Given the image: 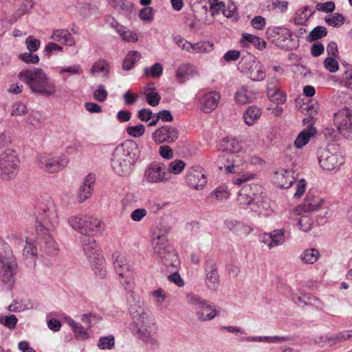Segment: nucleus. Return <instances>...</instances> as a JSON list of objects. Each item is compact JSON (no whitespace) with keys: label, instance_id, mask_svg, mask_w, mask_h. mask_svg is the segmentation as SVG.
I'll list each match as a JSON object with an SVG mask.
<instances>
[{"label":"nucleus","instance_id":"nucleus-1","mask_svg":"<svg viewBox=\"0 0 352 352\" xmlns=\"http://www.w3.org/2000/svg\"><path fill=\"white\" fill-rule=\"evenodd\" d=\"M36 243L49 254H56L59 248L51 232L58 224L57 210L53 204L37 209L36 212Z\"/></svg>","mask_w":352,"mask_h":352},{"label":"nucleus","instance_id":"nucleus-2","mask_svg":"<svg viewBox=\"0 0 352 352\" xmlns=\"http://www.w3.org/2000/svg\"><path fill=\"white\" fill-rule=\"evenodd\" d=\"M140 153L138 145L133 141H126L118 145L114 149L111 160L115 173L122 177L130 175Z\"/></svg>","mask_w":352,"mask_h":352},{"label":"nucleus","instance_id":"nucleus-3","mask_svg":"<svg viewBox=\"0 0 352 352\" xmlns=\"http://www.w3.org/2000/svg\"><path fill=\"white\" fill-rule=\"evenodd\" d=\"M18 76L34 94L51 96L56 93L54 80L48 77L41 68L32 67L22 69Z\"/></svg>","mask_w":352,"mask_h":352},{"label":"nucleus","instance_id":"nucleus-4","mask_svg":"<svg viewBox=\"0 0 352 352\" xmlns=\"http://www.w3.org/2000/svg\"><path fill=\"white\" fill-rule=\"evenodd\" d=\"M152 247L155 254L157 255L166 267L176 268L179 260L176 252L168 242L167 234L164 232H156L153 234Z\"/></svg>","mask_w":352,"mask_h":352},{"label":"nucleus","instance_id":"nucleus-5","mask_svg":"<svg viewBox=\"0 0 352 352\" xmlns=\"http://www.w3.org/2000/svg\"><path fill=\"white\" fill-rule=\"evenodd\" d=\"M186 301L195 310L196 316L199 321H210L217 315V311L208 301L197 294L188 293Z\"/></svg>","mask_w":352,"mask_h":352},{"label":"nucleus","instance_id":"nucleus-6","mask_svg":"<svg viewBox=\"0 0 352 352\" xmlns=\"http://www.w3.org/2000/svg\"><path fill=\"white\" fill-rule=\"evenodd\" d=\"M69 224L82 236H95L100 232L101 221L91 216H72L68 219Z\"/></svg>","mask_w":352,"mask_h":352},{"label":"nucleus","instance_id":"nucleus-7","mask_svg":"<svg viewBox=\"0 0 352 352\" xmlns=\"http://www.w3.org/2000/svg\"><path fill=\"white\" fill-rule=\"evenodd\" d=\"M19 168V160L14 150L6 149L0 154V177L4 181L15 178Z\"/></svg>","mask_w":352,"mask_h":352},{"label":"nucleus","instance_id":"nucleus-8","mask_svg":"<svg viewBox=\"0 0 352 352\" xmlns=\"http://www.w3.org/2000/svg\"><path fill=\"white\" fill-rule=\"evenodd\" d=\"M113 265L116 273L120 278V283L126 290H131L132 283V267L126 256L118 252L112 255Z\"/></svg>","mask_w":352,"mask_h":352},{"label":"nucleus","instance_id":"nucleus-9","mask_svg":"<svg viewBox=\"0 0 352 352\" xmlns=\"http://www.w3.org/2000/svg\"><path fill=\"white\" fill-rule=\"evenodd\" d=\"M154 325V320H152L148 322V324H133L131 327L135 336L153 350L157 349L159 346V341L155 332L153 331Z\"/></svg>","mask_w":352,"mask_h":352},{"label":"nucleus","instance_id":"nucleus-10","mask_svg":"<svg viewBox=\"0 0 352 352\" xmlns=\"http://www.w3.org/2000/svg\"><path fill=\"white\" fill-rule=\"evenodd\" d=\"M265 193L263 188L258 184H252L244 185L238 194L237 201L240 204L251 205L263 201Z\"/></svg>","mask_w":352,"mask_h":352},{"label":"nucleus","instance_id":"nucleus-11","mask_svg":"<svg viewBox=\"0 0 352 352\" xmlns=\"http://www.w3.org/2000/svg\"><path fill=\"white\" fill-rule=\"evenodd\" d=\"M68 162V158L65 155L52 156L50 155H41L36 158L38 167L49 173L62 170L67 166Z\"/></svg>","mask_w":352,"mask_h":352},{"label":"nucleus","instance_id":"nucleus-12","mask_svg":"<svg viewBox=\"0 0 352 352\" xmlns=\"http://www.w3.org/2000/svg\"><path fill=\"white\" fill-rule=\"evenodd\" d=\"M269 38H274L273 42L282 49L293 50L295 43L293 41L292 34L290 30L283 27L269 28L266 32Z\"/></svg>","mask_w":352,"mask_h":352},{"label":"nucleus","instance_id":"nucleus-13","mask_svg":"<svg viewBox=\"0 0 352 352\" xmlns=\"http://www.w3.org/2000/svg\"><path fill=\"white\" fill-rule=\"evenodd\" d=\"M334 123L344 138L352 140V110L342 109L334 114Z\"/></svg>","mask_w":352,"mask_h":352},{"label":"nucleus","instance_id":"nucleus-14","mask_svg":"<svg viewBox=\"0 0 352 352\" xmlns=\"http://www.w3.org/2000/svg\"><path fill=\"white\" fill-rule=\"evenodd\" d=\"M129 313L132 319V325L148 323L154 320L153 316L143 301L138 300L130 304Z\"/></svg>","mask_w":352,"mask_h":352},{"label":"nucleus","instance_id":"nucleus-15","mask_svg":"<svg viewBox=\"0 0 352 352\" xmlns=\"http://www.w3.org/2000/svg\"><path fill=\"white\" fill-rule=\"evenodd\" d=\"M166 166L160 162H153L146 168L144 179L151 184L164 182L168 180Z\"/></svg>","mask_w":352,"mask_h":352},{"label":"nucleus","instance_id":"nucleus-16","mask_svg":"<svg viewBox=\"0 0 352 352\" xmlns=\"http://www.w3.org/2000/svg\"><path fill=\"white\" fill-rule=\"evenodd\" d=\"M318 162L322 168L331 171L338 170L344 164V160L340 154L322 149L320 151Z\"/></svg>","mask_w":352,"mask_h":352},{"label":"nucleus","instance_id":"nucleus-17","mask_svg":"<svg viewBox=\"0 0 352 352\" xmlns=\"http://www.w3.org/2000/svg\"><path fill=\"white\" fill-rule=\"evenodd\" d=\"M205 283L208 289L216 291L219 285V275L217 263L212 258H208L205 261Z\"/></svg>","mask_w":352,"mask_h":352},{"label":"nucleus","instance_id":"nucleus-18","mask_svg":"<svg viewBox=\"0 0 352 352\" xmlns=\"http://www.w3.org/2000/svg\"><path fill=\"white\" fill-rule=\"evenodd\" d=\"M186 182L188 186L195 190L203 189L207 182L203 169L199 166L188 168L186 175Z\"/></svg>","mask_w":352,"mask_h":352},{"label":"nucleus","instance_id":"nucleus-19","mask_svg":"<svg viewBox=\"0 0 352 352\" xmlns=\"http://www.w3.org/2000/svg\"><path fill=\"white\" fill-rule=\"evenodd\" d=\"M104 21L106 24L113 29L124 41L134 43L138 41L139 36L137 33L131 31L120 24L113 16L111 15L106 16Z\"/></svg>","mask_w":352,"mask_h":352},{"label":"nucleus","instance_id":"nucleus-20","mask_svg":"<svg viewBox=\"0 0 352 352\" xmlns=\"http://www.w3.org/2000/svg\"><path fill=\"white\" fill-rule=\"evenodd\" d=\"M152 138L158 144L163 142L171 144L178 139L179 131L177 128L173 126L164 125L153 132Z\"/></svg>","mask_w":352,"mask_h":352},{"label":"nucleus","instance_id":"nucleus-21","mask_svg":"<svg viewBox=\"0 0 352 352\" xmlns=\"http://www.w3.org/2000/svg\"><path fill=\"white\" fill-rule=\"evenodd\" d=\"M219 100L220 94L217 91L205 93L199 97L197 106L202 112L209 113L217 107Z\"/></svg>","mask_w":352,"mask_h":352},{"label":"nucleus","instance_id":"nucleus-22","mask_svg":"<svg viewBox=\"0 0 352 352\" xmlns=\"http://www.w3.org/2000/svg\"><path fill=\"white\" fill-rule=\"evenodd\" d=\"M16 263L14 257L0 261V278L3 283L11 284L14 282Z\"/></svg>","mask_w":352,"mask_h":352},{"label":"nucleus","instance_id":"nucleus-23","mask_svg":"<svg viewBox=\"0 0 352 352\" xmlns=\"http://www.w3.org/2000/svg\"><path fill=\"white\" fill-rule=\"evenodd\" d=\"M96 177L94 174H89L80 186L78 192V201L80 203L84 202L89 199L92 194L95 184Z\"/></svg>","mask_w":352,"mask_h":352},{"label":"nucleus","instance_id":"nucleus-24","mask_svg":"<svg viewBox=\"0 0 352 352\" xmlns=\"http://www.w3.org/2000/svg\"><path fill=\"white\" fill-rule=\"evenodd\" d=\"M273 181L280 188H288L294 182L293 173L289 170L281 169L274 173Z\"/></svg>","mask_w":352,"mask_h":352},{"label":"nucleus","instance_id":"nucleus-25","mask_svg":"<svg viewBox=\"0 0 352 352\" xmlns=\"http://www.w3.org/2000/svg\"><path fill=\"white\" fill-rule=\"evenodd\" d=\"M93 236H85L81 238L83 250L89 260L101 256L99 246Z\"/></svg>","mask_w":352,"mask_h":352},{"label":"nucleus","instance_id":"nucleus-26","mask_svg":"<svg viewBox=\"0 0 352 352\" xmlns=\"http://www.w3.org/2000/svg\"><path fill=\"white\" fill-rule=\"evenodd\" d=\"M50 39L68 46H74L76 43L74 38L66 29L54 30L50 35Z\"/></svg>","mask_w":352,"mask_h":352},{"label":"nucleus","instance_id":"nucleus-27","mask_svg":"<svg viewBox=\"0 0 352 352\" xmlns=\"http://www.w3.org/2000/svg\"><path fill=\"white\" fill-rule=\"evenodd\" d=\"M250 67L247 69H242L249 75V77L254 81H261L265 79L266 74L264 67L259 63L252 62L249 63Z\"/></svg>","mask_w":352,"mask_h":352},{"label":"nucleus","instance_id":"nucleus-28","mask_svg":"<svg viewBox=\"0 0 352 352\" xmlns=\"http://www.w3.org/2000/svg\"><path fill=\"white\" fill-rule=\"evenodd\" d=\"M197 74L194 65L185 63L179 65L176 71V78L179 83H184L190 76Z\"/></svg>","mask_w":352,"mask_h":352},{"label":"nucleus","instance_id":"nucleus-29","mask_svg":"<svg viewBox=\"0 0 352 352\" xmlns=\"http://www.w3.org/2000/svg\"><path fill=\"white\" fill-rule=\"evenodd\" d=\"M241 149V144L234 138H225L219 144V150L226 153H237Z\"/></svg>","mask_w":352,"mask_h":352},{"label":"nucleus","instance_id":"nucleus-30","mask_svg":"<svg viewBox=\"0 0 352 352\" xmlns=\"http://www.w3.org/2000/svg\"><path fill=\"white\" fill-rule=\"evenodd\" d=\"M256 98V96L247 87L243 86L239 88L234 94V99L236 102L245 104L252 102Z\"/></svg>","mask_w":352,"mask_h":352},{"label":"nucleus","instance_id":"nucleus-31","mask_svg":"<svg viewBox=\"0 0 352 352\" xmlns=\"http://www.w3.org/2000/svg\"><path fill=\"white\" fill-rule=\"evenodd\" d=\"M92 269L96 276L100 278H103L107 275L106 264L104 259L102 256H96L89 260Z\"/></svg>","mask_w":352,"mask_h":352},{"label":"nucleus","instance_id":"nucleus-32","mask_svg":"<svg viewBox=\"0 0 352 352\" xmlns=\"http://www.w3.org/2000/svg\"><path fill=\"white\" fill-rule=\"evenodd\" d=\"M240 341L246 342H284L289 340L287 336H248L241 337Z\"/></svg>","mask_w":352,"mask_h":352},{"label":"nucleus","instance_id":"nucleus-33","mask_svg":"<svg viewBox=\"0 0 352 352\" xmlns=\"http://www.w3.org/2000/svg\"><path fill=\"white\" fill-rule=\"evenodd\" d=\"M261 109L256 106H250L243 113L245 123L248 126L253 125L261 117Z\"/></svg>","mask_w":352,"mask_h":352},{"label":"nucleus","instance_id":"nucleus-34","mask_svg":"<svg viewBox=\"0 0 352 352\" xmlns=\"http://www.w3.org/2000/svg\"><path fill=\"white\" fill-rule=\"evenodd\" d=\"M34 3L32 0H25L16 10V12L10 16L9 23L13 24L18 21L25 13L29 12L33 8Z\"/></svg>","mask_w":352,"mask_h":352},{"label":"nucleus","instance_id":"nucleus-35","mask_svg":"<svg viewBox=\"0 0 352 352\" xmlns=\"http://www.w3.org/2000/svg\"><path fill=\"white\" fill-rule=\"evenodd\" d=\"M316 133V130L314 127H310L306 129H304L301 131L297 136L294 145L298 148H302L305 144H307L310 138Z\"/></svg>","mask_w":352,"mask_h":352},{"label":"nucleus","instance_id":"nucleus-36","mask_svg":"<svg viewBox=\"0 0 352 352\" xmlns=\"http://www.w3.org/2000/svg\"><path fill=\"white\" fill-rule=\"evenodd\" d=\"M58 73L61 76L62 80L66 81L69 76H79L82 74V69L80 65L61 67L58 69Z\"/></svg>","mask_w":352,"mask_h":352},{"label":"nucleus","instance_id":"nucleus-37","mask_svg":"<svg viewBox=\"0 0 352 352\" xmlns=\"http://www.w3.org/2000/svg\"><path fill=\"white\" fill-rule=\"evenodd\" d=\"M315 12L314 9L309 6H306L302 10H298L294 17V22L296 25H305L308 19Z\"/></svg>","mask_w":352,"mask_h":352},{"label":"nucleus","instance_id":"nucleus-38","mask_svg":"<svg viewBox=\"0 0 352 352\" xmlns=\"http://www.w3.org/2000/svg\"><path fill=\"white\" fill-rule=\"evenodd\" d=\"M109 65L104 60H99L95 62L91 68L90 69V73L95 76L100 72L103 74V77L107 78L109 74Z\"/></svg>","mask_w":352,"mask_h":352},{"label":"nucleus","instance_id":"nucleus-39","mask_svg":"<svg viewBox=\"0 0 352 352\" xmlns=\"http://www.w3.org/2000/svg\"><path fill=\"white\" fill-rule=\"evenodd\" d=\"M67 324L71 327L75 336L78 339L85 340L88 338V333L81 324L76 322L74 320L71 318H66Z\"/></svg>","mask_w":352,"mask_h":352},{"label":"nucleus","instance_id":"nucleus-40","mask_svg":"<svg viewBox=\"0 0 352 352\" xmlns=\"http://www.w3.org/2000/svg\"><path fill=\"white\" fill-rule=\"evenodd\" d=\"M141 54L137 51H132L129 52L123 61L122 67L125 71L131 70L135 63L140 60Z\"/></svg>","mask_w":352,"mask_h":352},{"label":"nucleus","instance_id":"nucleus-41","mask_svg":"<svg viewBox=\"0 0 352 352\" xmlns=\"http://www.w3.org/2000/svg\"><path fill=\"white\" fill-rule=\"evenodd\" d=\"M320 253L315 248L305 250L300 255L301 261L307 264L314 263L319 258Z\"/></svg>","mask_w":352,"mask_h":352},{"label":"nucleus","instance_id":"nucleus-42","mask_svg":"<svg viewBox=\"0 0 352 352\" xmlns=\"http://www.w3.org/2000/svg\"><path fill=\"white\" fill-rule=\"evenodd\" d=\"M242 41L252 43L255 47L261 50L266 47V42L263 39L250 34H243Z\"/></svg>","mask_w":352,"mask_h":352},{"label":"nucleus","instance_id":"nucleus-43","mask_svg":"<svg viewBox=\"0 0 352 352\" xmlns=\"http://www.w3.org/2000/svg\"><path fill=\"white\" fill-rule=\"evenodd\" d=\"M322 203V200L319 198H310V195H307L306 199L302 206L303 210L306 212H313L316 210Z\"/></svg>","mask_w":352,"mask_h":352},{"label":"nucleus","instance_id":"nucleus-44","mask_svg":"<svg viewBox=\"0 0 352 352\" xmlns=\"http://www.w3.org/2000/svg\"><path fill=\"white\" fill-rule=\"evenodd\" d=\"M163 72V67L160 63H155L151 67H145L144 74L146 77H151L153 78H160Z\"/></svg>","mask_w":352,"mask_h":352},{"label":"nucleus","instance_id":"nucleus-45","mask_svg":"<svg viewBox=\"0 0 352 352\" xmlns=\"http://www.w3.org/2000/svg\"><path fill=\"white\" fill-rule=\"evenodd\" d=\"M327 34V28L324 26H317L314 28L307 36L309 42L324 37Z\"/></svg>","mask_w":352,"mask_h":352},{"label":"nucleus","instance_id":"nucleus-46","mask_svg":"<svg viewBox=\"0 0 352 352\" xmlns=\"http://www.w3.org/2000/svg\"><path fill=\"white\" fill-rule=\"evenodd\" d=\"M344 17L341 14L335 13L331 15H328L325 17V21L331 26L338 27L341 26L344 23Z\"/></svg>","mask_w":352,"mask_h":352},{"label":"nucleus","instance_id":"nucleus-47","mask_svg":"<svg viewBox=\"0 0 352 352\" xmlns=\"http://www.w3.org/2000/svg\"><path fill=\"white\" fill-rule=\"evenodd\" d=\"M274 247L283 245L285 241V230H275L270 233Z\"/></svg>","mask_w":352,"mask_h":352},{"label":"nucleus","instance_id":"nucleus-48","mask_svg":"<svg viewBox=\"0 0 352 352\" xmlns=\"http://www.w3.org/2000/svg\"><path fill=\"white\" fill-rule=\"evenodd\" d=\"M112 7L119 13L123 14L126 12H130L133 8V5L132 3L128 1L127 0H120Z\"/></svg>","mask_w":352,"mask_h":352},{"label":"nucleus","instance_id":"nucleus-49","mask_svg":"<svg viewBox=\"0 0 352 352\" xmlns=\"http://www.w3.org/2000/svg\"><path fill=\"white\" fill-rule=\"evenodd\" d=\"M313 223L314 221L309 216L302 215L298 219L297 224L302 231L306 232L311 229Z\"/></svg>","mask_w":352,"mask_h":352},{"label":"nucleus","instance_id":"nucleus-50","mask_svg":"<svg viewBox=\"0 0 352 352\" xmlns=\"http://www.w3.org/2000/svg\"><path fill=\"white\" fill-rule=\"evenodd\" d=\"M14 257L9 245L0 237V261Z\"/></svg>","mask_w":352,"mask_h":352},{"label":"nucleus","instance_id":"nucleus-51","mask_svg":"<svg viewBox=\"0 0 352 352\" xmlns=\"http://www.w3.org/2000/svg\"><path fill=\"white\" fill-rule=\"evenodd\" d=\"M186 164L184 161L176 160L169 163L168 172L175 175L179 174L185 168Z\"/></svg>","mask_w":352,"mask_h":352},{"label":"nucleus","instance_id":"nucleus-52","mask_svg":"<svg viewBox=\"0 0 352 352\" xmlns=\"http://www.w3.org/2000/svg\"><path fill=\"white\" fill-rule=\"evenodd\" d=\"M212 195H214L217 200L223 201L229 197V192L226 185L219 186L212 192Z\"/></svg>","mask_w":352,"mask_h":352},{"label":"nucleus","instance_id":"nucleus-53","mask_svg":"<svg viewBox=\"0 0 352 352\" xmlns=\"http://www.w3.org/2000/svg\"><path fill=\"white\" fill-rule=\"evenodd\" d=\"M28 113V109L25 104L21 102H16L12 106L11 116H22Z\"/></svg>","mask_w":352,"mask_h":352},{"label":"nucleus","instance_id":"nucleus-54","mask_svg":"<svg viewBox=\"0 0 352 352\" xmlns=\"http://www.w3.org/2000/svg\"><path fill=\"white\" fill-rule=\"evenodd\" d=\"M126 133L131 137L140 138L145 132L144 126L142 124H139L135 126H129L126 128Z\"/></svg>","mask_w":352,"mask_h":352},{"label":"nucleus","instance_id":"nucleus-55","mask_svg":"<svg viewBox=\"0 0 352 352\" xmlns=\"http://www.w3.org/2000/svg\"><path fill=\"white\" fill-rule=\"evenodd\" d=\"M108 96V92L105 89V87L103 85L100 84L98 86L97 89L94 91L93 97L94 98L100 102H103L106 100Z\"/></svg>","mask_w":352,"mask_h":352},{"label":"nucleus","instance_id":"nucleus-56","mask_svg":"<svg viewBox=\"0 0 352 352\" xmlns=\"http://www.w3.org/2000/svg\"><path fill=\"white\" fill-rule=\"evenodd\" d=\"M139 17L144 22L151 23L154 19V10L151 7L142 8L139 13Z\"/></svg>","mask_w":352,"mask_h":352},{"label":"nucleus","instance_id":"nucleus-57","mask_svg":"<svg viewBox=\"0 0 352 352\" xmlns=\"http://www.w3.org/2000/svg\"><path fill=\"white\" fill-rule=\"evenodd\" d=\"M25 43L26 45V47L30 52H36L41 45V41L38 39H36L33 36H29L26 38Z\"/></svg>","mask_w":352,"mask_h":352},{"label":"nucleus","instance_id":"nucleus-58","mask_svg":"<svg viewBox=\"0 0 352 352\" xmlns=\"http://www.w3.org/2000/svg\"><path fill=\"white\" fill-rule=\"evenodd\" d=\"M224 228L232 232H238L242 228L246 227L241 222L234 219H227L224 221Z\"/></svg>","mask_w":352,"mask_h":352},{"label":"nucleus","instance_id":"nucleus-59","mask_svg":"<svg viewBox=\"0 0 352 352\" xmlns=\"http://www.w3.org/2000/svg\"><path fill=\"white\" fill-rule=\"evenodd\" d=\"M19 58L28 64H37L40 58L38 55L33 54V52H25L19 55Z\"/></svg>","mask_w":352,"mask_h":352},{"label":"nucleus","instance_id":"nucleus-60","mask_svg":"<svg viewBox=\"0 0 352 352\" xmlns=\"http://www.w3.org/2000/svg\"><path fill=\"white\" fill-rule=\"evenodd\" d=\"M18 320L14 315L8 316H0V323L9 329H14L16 327Z\"/></svg>","mask_w":352,"mask_h":352},{"label":"nucleus","instance_id":"nucleus-61","mask_svg":"<svg viewBox=\"0 0 352 352\" xmlns=\"http://www.w3.org/2000/svg\"><path fill=\"white\" fill-rule=\"evenodd\" d=\"M336 57H328L324 61V67L331 73L337 72L339 69V65Z\"/></svg>","mask_w":352,"mask_h":352},{"label":"nucleus","instance_id":"nucleus-62","mask_svg":"<svg viewBox=\"0 0 352 352\" xmlns=\"http://www.w3.org/2000/svg\"><path fill=\"white\" fill-rule=\"evenodd\" d=\"M98 346L101 349H110L114 346V338L107 336L100 338Z\"/></svg>","mask_w":352,"mask_h":352},{"label":"nucleus","instance_id":"nucleus-63","mask_svg":"<svg viewBox=\"0 0 352 352\" xmlns=\"http://www.w3.org/2000/svg\"><path fill=\"white\" fill-rule=\"evenodd\" d=\"M173 41L179 48L190 52L191 48V43L188 42L184 38L179 35L175 36Z\"/></svg>","mask_w":352,"mask_h":352},{"label":"nucleus","instance_id":"nucleus-64","mask_svg":"<svg viewBox=\"0 0 352 352\" xmlns=\"http://www.w3.org/2000/svg\"><path fill=\"white\" fill-rule=\"evenodd\" d=\"M81 320L89 327L100 320V317L94 314H85L80 316Z\"/></svg>","mask_w":352,"mask_h":352}]
</instances>
